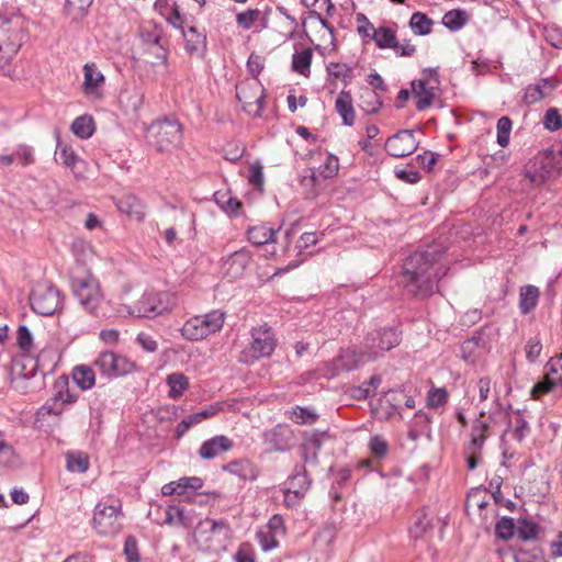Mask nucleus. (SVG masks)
<instances>
[{"mask_svg":"<svg viewBox=\"0 0 562 562\" xmlns=\"http://www.w3.org/2000/svg\"><path fill=\"white\" fill-rule=\"evenodd\" d=\"M186 42V49L190 54L199 53L204 48L205 36L196 31L194 26L182 30Z\"/></svg>","mask_w":562,"mask_h":562,"instance_id":"nucleus-35","label":"nucleus"},{"mask_svg":"<svg viewBox=\"0 0 562 562\" xmlns=\"http://www.w3.org/2000/svg\"><path fill=\"white\" fill-rule=\"evenodd\" d=\"M223 470L244 481H254L259 474L257 467L247 459L231 461L223 467Z\"/></svg>","mask_w":562,"mask_h":562,"instance_id":"nucleus-23","label":"nucleus"},{"mask_svg":"<svg viewBox=\"0 0 562 562\" xmlns=\"http://www.w3.org/2000/svg\"><path fill=\"white\" fill-rule=\"evenodd\" d=\"M552 89L553 85L548 79H542L536 85H530L525 90L524 102L526 104H535L544 99Z\"/></svg>","mask_w":562,"mask_h":562,"instance_id":"nucleus-29","label":"nucleus"},{"mask_svg":"<svg viewBox=\"0 0 562 562\" xmlns=\"http://www.w3.org/2000/svg\"><path fill=\"white\" fill-rule=\"evenodd\" d=\"M182 125L177 120H157L147 127V142L159 153L177 148L182 143Z\"/></svg>","mask_w":562,"mask_h":562,"instance_id":"nucleus-4","label":"nucleus"},{"mask_svg":"<svg viewBox=\"0 0 562 562\" xmlns=\"http://www.w3.org/2000/svg\"><path fill=\"white\" fill-rule=\"evenodd\" d=\"M528 424H516L515 427L507 428L503 434V440H516L520 442L528 434Z\"/></svg>","mask_w":562,"mask_h":562,"instance_id":"nucleus-55","label":"nucleus"},{"mask_svg":"<svg viewBox=\"0 0 562 562\" xmlns=\"http://www.w3.org/2000/svg\"><path fill=\"white\" fill-rule=\"evenodd\" d=\"M32 310L41 315H53L60 306L59 291L47 283H38L30 295Z\"/></svg>","mask_w":562,"mask_h":562,"instance_id":"nucleus-13","label":"nucleus"},{"mask_svg":"<svg viewBox=\"0 0 562 562\" xmlns=\"http://www.w3.org/2000/svg\"><path fill=\"white\" fill-rule=\"evenodd\" d=\"M72 379L83 391L91 389L95 383V374L89 366L80 364L74 368Z\"/></svg>","mask_w":562,"mask_h":562,"instance_id":"nucleus-32","label":"nucleus"},{"mask_svg":"<svg viewBox=\"0 0 562 562\" xmlns=\"http://www.w3.org/2000/svg\"><path fill=\"white\" fill-rule=\"evenodd\" d=\"M538 525L528 519L519 520L516 528L518 537L524 541L536 539L538 537Z\"/></svg>","mask_w":562,"mask_h":562,"instance_id":"nucleus-46","label":"nucleus"},{"mask_svg":"<svg viewBox=\"0 0 562 562\" xmlns=\"http://www.w3.org/2000/svg\"><path fill=\"white\" fill-rule=\"evenodd\" d=\"M542 344L538 337H532L526 345V357L529 361L533 362L540 356Z\"/></svg>","mask_w":562,"mask_h":562,"instance_id":"nucleus-62","label":"nucleus"},{"mask_svg":"<svg viewBox=\"0 0 562 562\" xmlns=\"http://www.w3.org/2000/svg\"><path fill=\"white\" fill-rule=\"evenodd\" d=\"M147 53L153 56L149 60L153 66H167L168 54L164 45L160 43V36L149 35Z\"/></svg>","mask_w":562,"mask_h":562,"instance_id":"nucleus-30","label":"nucleus"},{"mask_svg":"<svg viewBox=\"0 0 562 562\" xmlns=\"http://www.w3.org/2000/svg\"><path fill=\"white\" fill-rule=\"evenodd\" d=\"M540 291L535 285H526L519 292V308L522 314L530 313L538 304Z\"/></svg>","mask_w":562,"mask_h":562,"instance_id":"nucleus-31","label":"nucleus"},{"mask_svg":"<svg viewBox=\"0 0 562 562\" xmlns=\"http://www.w3.org/2000/svg\"><path fill=\"white\" fill-rule=\"evenodd\" d=\"M236 97L239 102L243 103V109L248 114L260 116L265 99V89L257 78L239 82L236 86Z\"/></svg>","mask_w":562,"mask_h":562,"instance_id":"nucleus-12","label":"nucleus"},{"mask_svg":"<svg viewBox=\"0 0 562 562\" xmlns=\"http://www.w3.org/2000/svg\"><path fill=\"white\" fill-rule=\"evenodd\" d=\"M512 132V120L508 116H502L497 121V144L506 147L509 144Z\"/></svg>","mask_w":562,"mask_h":562,"instance_id":"nucleus-48","label":"nucleus"},{"mask_svg":"<svg viewBox=\"0 0 562 562\" xmlns=\"http://www.w3.org/2000/svg\"><path fill=\"white\" fill-rule=\"evenodd\" d=\"M94 364L103 374L109 376H121L134 369L132 361L112 351L101 352Z\"/></svg>","mask_w":562,"mask_h":562,"instance_id":"nucleus-16","label":"nucleus"},{"mask_svg":"<svg viewBox=\"0 0 562 562\" xmlns=\"http://www.w3.org/2000/svg\"><path fill=\"white\" fill-rule=\"evenodd\" d=\"M14 160H19L22 166H29L34 164V154L32 147L27 145H19L15 151L13 153Z\"/></svg>","mask_w":562,"mask_h":562,"instance_id":"nucleus-60","label":"nucleus"},{"mask_svg":"<svg viewBox=\"0 0 562 562\" xmlns=\"http://www.w3.org/2000/svg\"><path fill=\"white\" fill-rule=\"evenodd\" d=\"M225 322V314L221 311H212L204 315L189 318L181 328V335L190 341L205 339L221 330Z\"/></svg>","mask_w":562,"mask_h":562,"instance_id":"nucleus-5","label":"nucleus"},{"mask_svg":"<svg viewBox=\"0 0 562 562\" xmlns=\"http://www.w3.org/2000/svg\"><path fill=\"white\" fill-rule=\"evenodd\" d=\"M71 288L82 307L89 313L98 315V311L103 303L99 281L93 276L87 274L81 278H74Z\"/></svg>","mask_w":562,"mask_h":562,"instance_id":"nucleus-7","label":"nucleus"},{"mask_svg":"<svg viewBox=\"0 0 562 562\" xmlns=\"http://www.w3.org/2000/svg\"><path fill=\"white\" fill-rule=\"evenodd\" d=\"M55 387L58 389L57 393L38 409L37 419L60 417L75 402L76 397L67 389V380L56 382Z\"/></svg>","mask_w":562,"mask_h":562,"instance_id":"nucleus-14","label":"nucleus"},{"mask_svg":"<svg viewBox=\"0 0 562 562\" xmlns=\"http://www.w3.org/2000/svg\"><path fill=\"white\" fill-rule=\"evenodd\" d=\"M26 40L24 22L19 16L0 20V68L18 54Z\"/></svg>","mask_w":562,"mask_h":562,"instance_id":"nucleus-3","label":"nucleus"},{"mask_svg":"<svg viewBox=\"0 0 562 562\" xmlns=\"http://www.w3.org/2000/svg\"><path fill=\"white\" fill-rule=\"evenodd\" d=\"M224 405L211 404L205 408L200 409L195 414L191 415L188 422H201V419L215 417L216 414L222 411Z\"/></svg>","mask_w":562,"mask_h":562,"instance_id":"nucleus-61","label":"nucleus"},{"mask_svg":"<svg viewBox=\"0 0 562 562\" xmlns=\"http://www.w3.org/2000/svg\"><path fill=\"white\" fill-rule=\"evenodd\" d=\"M517 526L513 518L503 517L495 525V535L497 538L503 540H509L513 538Z\"/></svg>","mask_w":562,"mask_h":562,"instance_id":"nucleus-45","label":"nucleus"},{"mask_svg":"<svg viewBox=\"0 0 562 562\" xmlns=\"http://www.w3.org/2000/svg\"><path fill=\"white\" fill-rule=\"evenodd\" d=\"M448 400V392L445 387H432L427 393V405L431 408L442 406Z\"/></svg>","mask_w":562,"mask_h":562,"instance_id":"nucleus-52","label":"nucleus"},{"mask_svg":"<svg viewBox=\"0 0 562 562\" xmlns=\"http://www.w3.org/2000/svg\"><path fill=\"white\" fill-rule=\"evenodd\" d=\"M327 432L322 431H312V432H305V441L302 445V448L304 450V459L307 460L306 451L310 448H313L314 450H317L321 448L322 442L327 438Z\"/></svg>","mask_w":562,"mask_h":562,"instance_id":"nucleus-50","label":"nucleus"},{"mask_svg":"<svg viewBox=\"0 0 562 562\" xmlns=\"http://www.w3.org/2000/svg\"><path fill=\"white\" fill-rule=\"evenodd\" d=\"M55 155L57 160L61 161L63 165L69 168H74L78 161V156L74 149L69 146L61 145L60 143L57 145Z\"/></svg>","mask_w":562,"mask_h":562,"instance_id":"nucleus-47","label":"nucleus"},{"mask_svg":"<svg viewBox=\"0 0 562 562\" xmlns=\"http://www.w3.org/2000/svg\"><path fill=\"white\" fill-rule=\"evenodd\" d=\"M177 305V297L175 294L162 292H146L131 311L132 315L137 317L153 318L165 313H169Z\"/></svg>","mask_w":562,"mask_h":562,"instance_id":"nucleus-6","label":"nucleus"},{"mask_svg":"<svg viewBox=\"0 0 562 562\" xmlns=\"http://www.w3.org/2000/svg\"><path fill=\"white\" fill-rule=\"evenodd\" d=\"M403 283L408 293L416 297L430 296L437 281L447 273V269L437 266V257L432 251H416L404 262Z\"/></svg>","mask_w":562,"mask_h":562,"instance_id":"nucleus-1","label":"nucleus"},{"mask_svg":"<svg viewBox=\"0 0 562 562\" xmlns=\"http://www.w3.org/2000/svg\"><path fill=\"white\" fill-rule=\"evenodd\" d=\"M67 470L70 472L85 473L89 469V457L83 452H67Z\"/></svg>","mask_w":562,"mask_h":562,"instance_id":"nucleus-40","label":"nucleus"},{"mask_svg":"<svg viewBox=\"0 0 562 562\" xmlns=\"http://www.w3.org/2000/svg\"><path fill=\"white\" fill-rule=\"evenodd\" d=\"M368 353L369 349L366 351H357L356 349H346L341 351V353L330 363L333 367L330 376L336 375L340 371L355 370L364 362L371 361L372 359H368Z\"/></svg>","mask_w":562,"mask_h":562,"instance_id":"nucleus-20","label":"nucleus"},{"mask_svg":"<svg viewBox=\"0 0 562 562\" xmlns=\"http://www.w3.org/2000/svg\"><path fill=\"white\" fill-rule=\"evenodd\" d=\"M289 418L292 420L302 419V422H307L308 419H316L318 415L308 408L305 407H296L290 412Z\"/></svg>","mask_w":562,"mask_h":562,"instance_id":"nucleus-63","label":"nucleus"},{"mask_svg":"<svg viewBox=\"0 0 562 562\" xmlns=\"http://www.w3.org/2000/svg\"><path fill=\"white\" fill-rule=\"evenodd\" d=\"M432 528L431 518L422 510L416 515V520L409 529L411 536L418 540L423 538Z\"/></svg>","mask_w":562,"mask_h":562,"instance_id":"nucleus-39","label":"nucleus"},{"mask_svg":"<svg viewBox=\"0 0 562 562\" xmlns=\"http://www.w3.org/2000/svg\"><path fill=\"white\" fill-rule=\"evenodd\" d=\"M557 157L552 151H540L525 166V177L531 184L539 187L551 179L558 171Z\"/></svg>","mask_w":562,"mask_h":562,"instance_id":"nucleus-9","label":"nucleus"},{"mask_svg":"<svg viewBox=\"0 0 562 562\" xmlns=\"http://www.w3.org/2000/svg\"><path fill=\"white\" fill-rule=\"evenodd\" d=\"M467 23V14L461 10L448 11L442 18V24L451 30L457 31Z\"/></svg>","mask_w":562,"mask_h":562,"instance_id":"nucleus-44","label":"nucleus"},{"mask_svg":"<svg viewBox=\"0 0 562 562\" xmlns=\"http://www.w3.org/2000/svg\"><path fill=\"white\" fill-rule=\"evenodd\" d=\"M194 522V510L181 505H169L166 510V524L191 527Z\"/></svg>","mask_w":562,"mask_h":562,"instance_id":"nucleus-24","label":"nucleus"},{"mask_svg":"<svg viewBox=\"0 0 562 562\" xmlns=\"http://www.w3.org/2000/svg\"><path fill=\"white\" fill-rule=\"evenodd\" d=\"M71 131L76 136L82 139L89 138L94 132V122L91 116H78L71 124Z\"/></svg>","mask_w":562,"mask_h":562,"instance_id":"nucleus-36","label":"nucleus"},{"mask_svg":"<svg viewBox=\"0 0 562 562\" xmlns=\"http://www.w3.org/2000/svg\"><path fill=\"white\" fill-rule=\"evenodd\" d=\"M335 108L338 114L341 116L342 122L347 126H351L355 123L356 114L352 106L351 94L347 91H341L335 102Z\"/></svg>","mask_w":562,"mask_h":562,"instance_id":"nucleus-27","label":"nucleus"},{"mask_svg":"<svg viewBox=\"0 0 562 562\" xmlns=\"http://www.w3.org/2000/svg\"><path fill=\"white\" fill-rule=\"evenodd\" d=\"M439 77L436 69H427L423 71V78L412 82L414 97L417 99L416 109L424 111L428 109L439 91Z\"/></svg>","mask_w":562,"mask_h":562,"instance_id":"nucleus-11","label":"nucleus"},{"mask_svg":"<svg viewBox=\"0 0 562 562\" xmlns=\"http://www.w3.org/2000/svg\"><path fill=\"white\" fill-rule=\"evenodd\" d=\"M120 212L130 217L142 221L145 217V207L142 201L134 194H125L116 202Z\"/></svg>","mask_w":562,"mask_h":562,"instance_id":"nucleus-25","label":"nucleus"},{"mask_svg":"<svg viewBox=\"0 0 562 562\" xmlns=\"http://www.w3.org/2000/svg\"><path fill=\"white\" fill-rule=\"evenodd\" d=\"M16 345L23 352H31L33 348V337L25 325H20L16 329Z\"/></svg>","mask_w":562,"mask_h":562,"instance_id":"nucleus-49","label":"nucleus"},{"mask_svg":"<svg viewBox=\"0 0 562 562\" xmlns=\"http://www.w3.org/2000/svg\"><path fill=\"white\" fill-rule=\"evenodd\" d=\"M543 124L549 131H558L562 127V116L554 108L549 109L544 114Z\"/></svg>","mask_w":562,"mask_h":562,"instance_id":"nucleus-59","label":"nucleus"},{"mask_svg":"<svg viewBox=\"0 0 562 562\" xmlns=\"http://www.w3.org/2000/svg\"><path fill=\"white\" fill-rule=\"evenodd\" d=\"M372 38L380 48H392L397 49L398 42L394 31L389 27L380 26L373 30Z\"/></svg>","mask_w":562,"mask_h":562,"instance_id":"nucleus-34","label":"nucleus"},{"mask_svg":"<svg viewBox=\"0 0 562 562\" xmlns=\"http://www.w3.org/2000/svg\"><path fill=\"white\" fill-rule=\"evenodd\" d=\"M124 554L127 562H139L138 542L134 536H128L124 543Z\"/></svg>","mask_w":562,"mask_h":562,"instance_id":"nucleus-57","label":"nucleus"},{"mask_svg":"<svg viewBox=\"0 0 562 562\" xmlns=\"http://www.w3.org/2000/svg\"><path fill=\"white\" fill-rule=\"evenodd\" d=\"M233 442L226 436H215L205 442L199 449V454L202 459H213L222 452L231 450Z\"/></svg>","mask_w":562,"mask_h":562,"instance_id":"nucleus-22","label":"nucleus"},{"mask_svg":"<svg viewBox=\"0 0 562 562\" xmlns=\"http://www.w3.org/2000/svg\"><path fill=\"white\" fill-rule=\"evenodd\" d=\"M122 504L116 501L111 505L97 504L93 510L92 527L102 537L117 535L122 529Z\"/></svg>","mask_w":562,"mask_h":562,"instance_id":"nucleus-8","label":"nucleus"},{"mask_svg":"<svg viewBox=\"0 0 562 562\" xmlns=\"http://www.w3.org/2000/svg\"><path fill=\"white\" fill-rule=\"evenodd\" d=\"M394 173L396 178L407 183H416L420 180V175L415 169H395Z\"/></svg>","mask_w":562,"mask_h":562,"instance_id":"nucleus-64","label":"nucleus"},{"mask_svg":"<svg viewBox=\"0 0 562 562\" xmlns=\"http://www.w3.org/2000/svg\"><path fill=\"white\" fill-rule=\"evenodd\" d=\"M369 448L376 458H384L389 451L387 441L380 435H375L370 439Z\"/></svg>","mask_w":562,"mask_h":562,"instance_id":"nucleus-56","label":"nucleus"},{"mask_svg":"<svg viewBox=\"0 0 562 562\" xmlns=\"http://www.w3.org/2000/svg\"><path fill=\"white\" fill-rule=\"evenodd\" d=\"M432 20L423 12H415L409 20V26L417 35H428L431 32Z\"/></svg>","mask_w":562,"mask_h":562,"instance_id":"nucleus-41","label":"nucleus"},{"mask_svg":"<svg viewBox=\"0 0 562 562\" xmlns=\"http://www.w3.org/2000/svg\"><path fill=\"white\" fill-rule=\"evenodd\" d=\"M557 386L562 387V355L552 357L546 364L544 379L538 382L531 390L535 398L546 394Z\"/></svg>","mask_w":562,"mask_h":562,"instance_id":"nucleus-17","label":"nucleus"},{"mask_svg":"<svg viewBox=\"0 0 562 562\" xmlns=\"http://www.w3.org/2000/svg\"><path fill=\"white\" fill-rule=\"evenodd\" d=\"M14 459H15V452H14L12 446H10L4 440V437H3L2 432L0 431V465H2V467L11 465V464H13Z\"/></svg>","mask_w":562,"mask_h":562,"instance_id":"nucleus-54","label":"nucleus"},{"mask_svg":"<svg viewBox=\"0 0 562 562\" xmlns=\"http://www.w3.org/2000/svg\"><path fill=\"white\" fill-rule=\"evenodd\" d=\"M231 536V527L223 519L205 518L198 522L194 530V539L199 549L206 552L217 553L225 550Z\"/></svg>","mask_w":562,"mask_h":562,"instance_id":"nucleus-2","label":"nucleus"},{"mask_svg":"<svg viewBox=\"0 0 562 562\" xmlns=\"http://www.w3.org/2000/svg\"><path fill=\"white\" fill-rule=\"evenodd\" d=\"M251 260L250 252L241 248L234 251L223 259L222 270L225 277L229 280H235L241 277Z\"/></svg>","mask_w":562,"mask_h":562,"instance_id":"nucleus-21","label":"nucleus"},{"mask_svg":"<svg viewBox=\"0 0 562 562\" xmlns=\"http://www.w3.org/2000/svg\"><path fill=\"white\" fill-rule=\"evenodd\" d=\"M169 385V396L172 398L180 397L189 387V379L183 373H171L167 376Z\"/></svg>","mask_w":562,"mask_h":562,"instance_id":"nucleus-38","label":"nucleus"},{"mask_svg":"<svg viewBox=\"0 0 562 562\" xmlns=\"http://www.w3.org/2000/svg\"><path fill=\"white\" fill-rule=\"evenodd\" d=\"M251 344L244 349L239 360L245 363L269 357L276 348V338L270 327L260 326L251 330Z\"/></svg>","mask_w":562,"mask_h":562,"instance_id":"nucleus-10","label":"nucleus"},{"mask_svg":"<svg viewBox=\"0 0 562 562\" xmlns=\"http://www.w3.org/2000/svg\"><path fill=\"white\" fill-rule=\"evenodd\" d=\"M266 438L277 450H285L293 443V434L285 424H277Z\"/></svg>","mask_w":562,"mask_h":562,"instance_id":"nucleus-26","label":"nucleus"},{"mask_svg":"<svg viewBox=\"0 0 562 562\" xmlns=\"http://www.w3.org/2000/svg\"><path fill=\"white\" fill-rule=\"evenodd\" d=\"M311 480L307 476L306 470L304 467H301L297 472L292 475L288 481V488L300 493V495L305 496L306 492L310 490Z\"/></svg>","mask_w":562,"mask_h":562,"instance_id":"nucleus-37","label":"nucleus"},{"mask_svg":"<svg viewBox=\"0 0 562 562\" xmlns=\"http://www.w3.org/2000/svg\"><path fill=\"white\" fill-rule=\"evenodd\" d=\"M93 0H66V10L72 19L82 18Z\"/></svg>","mask_w":562,"mask_h":562,"instance_id":"nucleus-51","label":"nucleus"},{"mask_svg":"<svg viewBox=\"0 0 562 562\" xmlns=\"http://www.w3.org/2000/svg\"><path fill=\"white\" fill-rule=\"evenodd\" d=\"M418 145L414 131L402 130L387 138L385 149L391 156L401 158L413 154Z\"/></svg>","mask_w":562,"mask_h":562,"instance_id":"nucleus-18","label":"nucleus"},{"mask_svg":"<svg viewBox=\"0 0 562 562\" xmlns=\"http://www.w3.org/2000/svg\"><path fill=\"white\" fill-rule=\"evenodd\" d=\"M313 53L310 48H304L300 52H296L293 55L292 68L294 71L306 75L310 71L311 63H312Z\"/></svg>","mask_w":562,"mask_h":562,"instance_id":"nucleus-43","label":"nucleus"},{"mask_svg":"<svg viewBox=\"0 0 562 562\" xmlns=\"http://www.w3.org/2000/svg\"><path fill=\"white\" fill-rule=\"evenodd\" d=\"M401 341V335L393 328H384L370 334L366 339L369 349L368 359H376L380 355L391 350Z\"/></svg>","mask_w":562,"mask_h":562,"instance_id":"nucleus-15","label":"nucleus"},{"mask_svg":"<svg viewBox=\"0 0 562 562\" xmlns=\"http://www.w3.org/2000/svg\"><path fill=\"white\" fill-rule=\"evenodd\" d=\"M485 350V346L480 336H473L465 340L461 346V355L465 361L474 362Z\"/></svg>","mask_w":562,"mask_h":562,"instance_id":"nucleus-33","label":"nucleus"},{"mask_svg":"<svg viewBox=\"0 0 562 562\" xmlns=\"http://www.w3.org/2000/svg\"><path fill=\"white\" fill-rule=\"evenodd\" d=\"M486 424H479L473 427V430L471 432V441L467 448V453H481L483 443L486 438Z\"/></svg>","mask_w":562,"mask_h":562,"instance_id":"nucleus-42","label":"nucleus"},{"mask_svg":"<svg viewBox=\"0 0 562 562\" xmlns=\"http://www.w3.org/2000/svg\"><path fill=\"white\" fill-rule=\"evenodd\" d=\"M280 228L274 229L266 225L251 226L247 231L248 240L256 246H262L268 243L274 241V236Z\"/></svg>","mask_w":562,"mask_h":562,"instance_id":"nucleus-28","label":"nucleus"},{"mask_svg":"<svg viewBox=\"0 0 562 562\" xmlns=\"http://www.w3.org/2000/svg\"><path fill=\"white\" fill-rule=\"evenodd\" d=\"M105 77L98 69L94 63L83 65L82 92L86 97L99 100L102 97L101 89L104 86Z\"/></svg>","mask_w":562,"mask_h":562,"instance_id":"nucleus-19","label":"nucleus"},{"mask_svg":"<svg viewBox=\"0 0 562 562\" xmlns=\"http://www.w3.org/2000/svg\"><path fill=\"white\" fill-rule=\"evenodd\" d=\"M260 11L258 9H249L245 12L238 13L236 16L237 24L244 30H249L258 20Z\"/></svg>","mask_w":562,"mask_h":562,"instance_id":"nucleus-58","label":"nucleus"},{"mask_svg":"<svg viewBox=\"0 0 562 562\" xmlns=\"http://www.w3.org/2000/svg\"><path fill=\"white\" fill-rule=\"evenodd\" d=\"M338 158L333 155H328L323 165H321L318 168L322 179H330L335 177L338 172Z\"/></svg>","mask_w":562,"mask_h":562,"instance_id":"nucleus-53","label":"nucleus"}]
</instances>
